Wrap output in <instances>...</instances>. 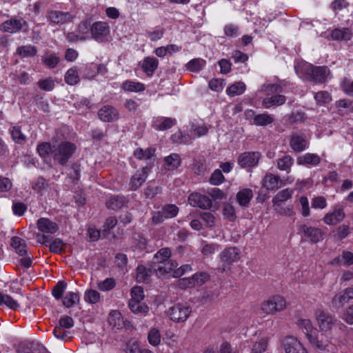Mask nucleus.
Masks as SVG:
<instances>
[{
    "mask_svg": "<svg viewBox=\"0 0 353 353\" xmlns=\"http://www.w3.org/2000/svg\"><path fill=\"white\" fill-rule=\"evenodd\" d=\"M345 212L342 208L335 207L332 211L327 212L324 218L323 221L327 225H336L342 221L345 218Z\"/></svg>",
    "mask_w": 353,
    "mask_h": 353,
    "instance_id": "obj_20",
    "label": "nucleus"
},
{
    "mask_svg": "<svg viewBox=\"0 0 353 353\" xmlns=\"http://www.w3.org/2000/svg\"><path fill=\"white\" fill-rule=\"evenodd\" d=\"M192 312V307L186 303H177L170 307L167 314L170 319L175 323H183L190 316Z\"/></svg>",
    "mask_w": 353,
    "mask_h": 353,
    "instance_id": "obj_4",
    "label": "nucleus"
},
{
    "mask_svg": "<svg viewBox=\"0 0 353 353\" xmlns=\"http://www.w3.org/2000/svg\"><path fill=\"white\" fill-rule=\"evenodd\" d=\"M92 38L99 42L106 40L110 34V27L107 22L97 21L94 23L90 28Z\"/></svg>",
    "mask_w": 353,
    "mask_h": 353,
    "instance_id": "obj_8",
    "label": "nucleus"
},
{
    "mask_svg": "<svg viewBox=\"0 0 353 353\" xmlns=\"http://www.w3.org/2000/svg\"><path fill=\"white\" fill-rule=\"evenodd\" d=\"M290 145L294 151L301 152L307 148L308 142L303 135L293 133L290 140Z\"/></svg>",
    "mask_w": 353,
    "mask_h": 353,
    "instance_id": "obj_21",
    "label": "nucleus"
},
{
    "mask_svg": "<svg viewBox=\"0 0 353 353\" xmlns=\"http://www.w3.org/2000/svg\"><path fill=\"white\" fill-rule=\"evenodd\" d=\"M286 307V302L283 297L274 296L261 304V310L265 314H274L283 310Z\"/></svg>",
    "mask_w": 353,
    "mask_h": 353,
    "instance_id": "obj_5",
    "label": "nucleus"
},
{
    "mask_svg": "<svg viewBox=\"0 0 353 353\" xmlns=\"http://www.w3.org/2000/svg\"><path fill=\"white\" fill-rule=\"evenodd\" d=\"M148 339L152 345H158L161 342V334L159 330L157 328H152L148 332Z\"/></svg>",
    "mask_w": 353,
    "mask_h": 353,
    "instance_id": "obj_56",
    "label": "nucleus"
},
{
    "mask_svg": "<svg viewBox=\"0 0 353 353\" xmlns=\"http://www.w3.org/2000/svg\"><path fill=\"white\" fill-rule=\"evenodd\" d=\"M331 37L336 41H347L351 38V32L348 28H336L332 30Z\"/></svg>",
    "mask_w": 353,
    "mask_h": 353,
    "instance_id": "obj_35",
    "label": "nucleus"
},
{
    "mask_svg": "<svg viewBox=\"0 0 353 353\" xmlns=\"http://www.w3.org/2000/svg\"><path fill=\"white\" fill-rule=\"evenodd\" d=\"M223 214L224 218L228 221L232 222L236 219L234 208L229 203H227L223 206Z\"/></svg>",
    "mask_w": 353,
    "mask_h": 353,
    "instance_id": "obj_53",
    "label": "nucleus"
},
{
    "mask_svg": "<svg viewBox=\"0 0 353 353\" xmlns=\"http://www.w3.org/2000/svg\"><path fill=\"white\" fill-rule=\"evenodd\" d=\"M164 32L163 28H159L153 31H146L145 35L150 39V41H157L163 37Z\"/></svg>",
    "mask_w": 353,
    "mask_h": 353,
    "instance_id": "obj_63",
    "label": "nucleus"
},
{
    "mask_svg": "<svg viewBox=\"0 0 353 353\" xmlns=\"http://www.w3.org/2000/svg\"><path fill=\"white\" fill-rule=\"evenodd\" d=\"M298 325L300 328L302 329L312 346L319 350L325 349V346L323 343L319 341L316 336L312 334L314 327L313 324L310 319H301L299 321Z\"/></svg>",
    "mask_w": 353,
    "mask_h": 353,
    "instance_id": "obj_7",
    "label": "nucleus"
},
{
    "mask_svg": "<svg viewBox=\"0 0 353 353\" xmlns=\"http://www.w3.org/2000/svg\"><path fill=\"white\" fill-rule=\"evenodd\" d=\"M79 76L76 67L69 69L65 74V81L67 84L73 85L79 81Z\"/></svg>",
    "mask_w": 353,
    "mask_h": 353,
    "instance_id": "obj_42",
    "label": "nucleus"
},
{
    "mask_svg": "<svg viewBox=\"0 0 353 353\" xmlns=\"http://www.w3.org/2000/svg\"><path fill=\"white\" fill-rule=\"evenodd\" d=\"M38 85L40 89L45 91H51L54 87V81L49 77L38 81Z\"/></svg>",
    "mask_w": 353,
    "mask_h": 353,
    "instance_id": "obj_62",
    "label": "nucleus"
},
{
    "mask_svg": "<svg viewBox=\"0 0 353 353\" xmlns=\"http://www.w3.org/2000/svg\"><path fill=\"white\" fill-rule=\"evenodd\" d=\"M283 346L285 353H307L302 344L292 336L284 339Z\"/></svg>",
    "mask_w": 353,
    "mask_h": 353,
    "instance_id": "obj_17",
    "label": "nucleus"
},
{
    "mask_svg": "<svg viewBox=\"0 0 353 353\" xmlns=\"http://www.w3.org/2000/svg\"><path fill=\"white\" fill-rule=\"evenodd\" d=\"M191 132L197 137L205 135L208 132V128L205 124H195L191 125Z\"/></svg>",
    "mask_w": 353,
    "mask_h": 353,
    "instance_id": "obj_58",
    "label": "nucleus"
},
{
    "mask_svg": "<svg viewBox=\"0 0 353 353\" xmlns=\"http://www.w3.org/2000/svg\"><path fill=\"white\" fill-rule=\"evenodd\" d=\"M353 299V288H347L337 293L332 300L333 306L336 308L342 307Z\"/></svg>",
    "mask_w": 353,
    "mask_h": 353,
    "instance_id": "obj_15",
    "label": "nucleus"
},
{
    "mask_svg": "<svg viewBox=\"0 0 353 353\" xmlns=\"http://www.w3.org/2000/svg\"><path fill=\"white\" fill-rule=\"evenodd\" d=\"M37 52V50L36 47L31 45L20 46L17 49V54L22 59L34 57L36 55Z\"/></svg>",
    "mask_w": 353,
    "mask_h": 353,
    "instance_id": "obj_37",
    "label": "nucleus"
},
{
    "mask_svg": "<svg viewBox=\"0 0 353 353\" xmlns=\"http://www.w3.org/2000/svg\"><path fill=\"white\" fill-rule=\"evenodd\" d=\"M253 197V192L252 190L245 188L240 190L236 194V200L238 203L242 206L247 208L249 205L250 201Z\"/></svg>",
    "mask_w": 353,
    "mask_h": 353,
    "instance_id": "obj_26",
    "label": "nucleus"
},
{
    "mask_svg": "<svg viewBox=\"0 0 353 353\" xmlns=\"http://www.w3.org/2000/svg\"><path fill=\"white\" fill-rule=\"evenodd\" d=\"M43 62L50 68H54L59 63V58L54 54L45 55L42 58Z\"/></svg>",
    "mask_w": 353,
    "mask_h": 353,
    "instance_id": "obj_64",
    "label": "nucleus"
},
{
    "mask_svg": "<svg viewBox=\"0 0 353 353\" xmlns=\"http://www.w3.org/2000/svg\"><path fill=\"white\" fill-rule=\"evenodd\" d=\"M321 162V157L316 154L306 153L298 159V163L307 166H316Z\"/></svg>",
    "mask_w": 353,
    "mask_h": 353,
    "instance_id": "obj_24",
    "label": "nucleus"
},
{
    "mask_svg": "<svg viewBox=\"0 0 353 353\" xmlns=\"http://www.w3.org/2000/svg\"><path fill=\"white\" fill-rule=\"evenodd\" d=\"M274 121V118L268 114H259L254 117L253 123L259 126H265Z\"/></svg>",
    "mask_w": 353,
    "mask_h": 353,
    "instance_id": "obj_43",
    "label": "nucleus"
},
{
    "mask_svg": "<svg viewBox=\"0 0 353 353\" xmlns=\"http://www.w3.org/2000/svg\"><path fill=\"white\" fill-rule=\"evenodd\" d=\"M5 305L12 310H17L19 307V304L10 296L3 294L0 292V305Z\"/></svg>",
    "mask_w": 353,
    "mask_h": 353,
    "instance_id": "obj_45",
    "label": "nucleus"
},
{
    "mask_svg": "<svg viewBox=\"0 0 353 353\" xmlns=\"http://www.w3.org/2000/svg\"><path fill=\"white\" fill-rule=\"evenodd\" d=\"M84 299L88 303H97L100 300V294L96 290H90L85 292Z\"/></svg>",
    "mask_w": 353,
    "mask_h": 353,
    "instance_id": "obj_60",
    "label": "nucleus"
},
{
    "mask_svg": "<svg viewBox=\"0 0 353 353\" xmlns=\"http://www.w3.org/2000/svg\"><path fill=\"white\" fill-rule=\"evenodd\" d=\"M199 216L205 223L206 227L211 228L215 226L216 218L211 212H201Z\"/></svg>",
    "mask_w": 353,
    "mask_h": 353,
    "instance_id": "obj_57",
    "label": "nucleus"
},
{
    "mask_svg": "<svg viewBox=\"0 0 353 353\" xmlns=\"http://www.w3.org/2000/svg\"><path fill=\"white\" fill-rule=\"evenodd\" d=\"M316 319L320 330L325 332L330 331L336 322L332 314L323 310H319L316 312Z\"/></svg>",
    "mask_w": 353,
    "mask_h": 353,
    "instance_id": "obj_9",
    "label": "nucleus"
},
{
    "mask_svg": "<svg viewBox=\"0 0 353 353\" xmlns=\"http://www.w3.org/2000/svg\"><path fill=\"white\" fill-rule=\"evenodd\" d=\"M245 90V83L239 81L229 86L226 90V92L228 95L234 97L243 94Z\"/></svg>",
    "mask_w": 353,
    "mask_h": 353,
    "instance_id": "obj_44",
    "label": "nucleus"
},
{
    "mask_svg": "<svg viewBox=\"0 0 353 353\" xmlns=\"http://www.w3.org/2000/svg\"><path fill=\"white\" fill-rule=\"evenodd\" d=\"M127 203V199L123 196H114L110 198L106 202V206L111 210H119Z\"/></svg>",
    "mask_w": 353,
    "mask_h": 353,
    "instance_id": "obj_32",
    "label": "nucleus"
},
{
    "mask_svg": "<svg viewBox=\"0 0 353 353\" xmlns=\"http://www.w3.org/2000/svg\"><path fill=\"white\" fill-rule=\"evenodd\" d=\"M148 167L143 168L141 171L137 172L132 176L130 180V186L131 190H136L145 182L148 177Z\"/></svg>",
    "mask_w": 353,
    "mask_h": 353,
    "instance_id": "obj_22",
    "label": "nucleus"
},
{
    "mask_svg": "<svg viewBox=\"0 0 353 353\" xmlns=\"http://www.w3.org/2000/svg\"><path fill=\"white\" fill-rule=\"evenodd\" d=\"M161 211L165 219H171L177 215L179 208L174 204H167L163 207Z\"/></svg>",
    "mask_w": 353,
    "mask_h": 353,
    "instance_id": "obj_51",
    "label": "nucleus"
},
{
    "mask_svg": "<svg viewBox=\"0 0 353 353\" xmlns=\"http://www.w3.org/2000/svg\"><path fill=\"white\" fill-rule=\"evenodd\" d=\"M210 279V275L205 272H196L191 277L194 286H201Z\"/></svg>",
    "mask_w": 353,
    "mask_h": 353,
    "instance_id": "obj_47",
    "label": "nucleus"
},
{
    "mask_svg": "<svg viewBox=\"0 0 353 353\" xmlns=\"http://www.w3.org/2000/svg\"><path fill=\"white\" fill-rule=\"evenodd\" d=\"M268 344L267 338L260 339L252 345L250 353H264L267 350Z\"/></svg>",
    "mask_w": 353,
    "mask_h": 353,
    "instance_id": "obj_46",
    "label": "nucleus"
},
{
    "mask_svg": "<svg viewBox=\"0 0 353 353\" xmlns=\"http://www.w3.org/2000/svg\"><path fill=\"white\" fill-rule=\"evenodd\" d=\"M220 248L216 243H205L201 248V252L205 256H209L217 252Z\"/></svg>",
    "mask_w": 353,
    "mask_h": 353,
    "instance_id": "obj_55",
    "label": "nucleus"
},
{
    "mask_svg": "<svg viewBox=\"0 0 353 353\" xmlns=\"http://www.w3.org/2000/svg\"><path fill=\"white\" fill-rule=\"evenodd\" d=\"M98 116L103 122H114L119 119V113L114 107L107 105L99 109Z\"/></svg>",
    "mask_w": 353,
    "mask_h": 353,
    "instance_id": "obj_16",
    "label": "nucleus"
},
{
    "mask_svg": "<svg viewBox=\"0 0 353 353\" xmlns=\"http://www.w3.org/2000/svg\"><path fill=\"white\" fill-rule=\"evenodd\" d=\"M152 265L147 268L143 265H139L137 268V281L139 283L147 282L152 273H153Z\"/></svg>",
    "mask_w": 353,
    "mask_h": 353,
    "instance_id": "obj_31",
    "label": "nucleus"
},
{
    "mask_svg": "<svg viewBox=\"0 0 353 353\" xmlns=\"http://www.w3.org/2000/svg\"><path fill=\"white\" fill-rule=\"evenodd\" d=\"M188 203L193 207H199L202 209H210L212 205V201L208 196L196 192L189 195Z\"/></svg>",
    "mask_w": 353,
    "mask_h": 353,
    "instance_id": "obj_13",
    "label": "nucleus"
},
{
    "mask_svg": "<svg viewBox=\"0 0 353 353\" xmlns=\"http://www.w3.org/2000/svg\"><path fill=\"white\" fill-rule=\"evenodd\" d=\"M37 238L39 243L48 246L51 252L61 253L65 250V245L59 238L54 239L51 243L49 238L45 234H37Z\"/></svg>",
    "mask_w": 353,
    "mask_h": 353,
    "instance_id": "obj_11",
    "label": "nucleus"
},
{
    "mask_svg": "<svg viewBox=\"0 0 353 353\" xmlns=\"http://www.w3.org/2000/svg\"><path fill=\"white\" fill-rule=\"evenodd\" d=\"M206 64V61L201 58H196L190 60L187 64L186 68L188 70L193 72H199Z\"/></svg>",
    "mask_w": 353,
    "mask_h": 353,
    "instance_id": "obj_40",
    "label": "nucleus"
},
{
    "mask_svg": "<svg viewBox=\"0 0 353 353\" xmlns=\"http://www.w3.org/2000/svg\"><path fill=\"white\" fill-rule=\"evenodd\" d=\"M165 162L169 170L177 168L181 163L180 157L177 154H172L165 158Z\"/></svg>",
    "mask_w": 353,
    "mask_h": 353,
    "instance_id": "obj_52",
    "label": "nucleus"
},
{
    "mask_svg": "<svg viewBox=\"0 0 353 353\" xmlns=\"http://www.w3.org/2000/svg\"><path fill=\"white\" fill-rule=\"evenodd\" d=\"M117 219L115 216H110L106 219L103 228L102 236H105L108 232L117 224Z\"/></svg>",
    "mask_w": 353,
    "mask_h": 353,
    "instance_id": "obj_59",
    "label": "nucleus"
},
{
    "mask_svg": "<svg viewBox=\"0 0 353 353\" xmlns=\"http://www.w3.org/2000/svg\"><path fill=\"white\" fill-rule=\"evenodd\" d=\"M285 97L284 95L276 94L271 97H266L262 101V105L265 108H270L274 105H281L285 102Z\"/></svg>",
    "mask_w": 353,
    "mask_h": 353,
    "instance_id": "obj_28",
    "label": "nucleus"
},
{
    "mask_svg": "<svg viewBox=\"0 0 353 353\" xmlns=\"http://www.w3.org/2000/svg\"><path fill=\"white\" fill-rule=\"evenodd\" d=\"M76 150V145L68 141H63L57 146H53L52 155L60 165L65 164L72 156Z\"/></svg>",
    "mask_w": 353,
    "mask_h": 353,
    "instance_id": "obj_3",
    "label": "nucleus"
},
{
    "mask_svg": "<svg viewBox=\"0 0 353 353\" xmlns=\"http://www.w3.org/2000/svg\"><path fill=\"white\" fill-rule=\"evenodd\" d=\"M293 190L289 188H286L280 191L272 199L273 206L280 207L281 203L291 198Z\"/></svg>",
    "mask_w": 353,
    "mask_h": 353,
    "instance_id": "obj_33",
    "label": "nucleus"
},
{
    "mask_svg": "<svg viewBox=\"0 0 353 353\" xmlns=\"http://www.w3.org/2000/svg\"><path fill=\"white\" fill-rule=\"evenodd\" d=\"M281 183L280 177L272 173L267 174L263 180V187L268 190H274L279 188V183Z\"/></svg>",
    "mask_w": 353,
    "mask_h": 353,
    "instance_id": "obj_23",
    "label": "nucleus"
},
{
    "mask_svg": "<svg viewBox=\"0 0 353 353\" xmlns=\"http://www.w3.org/2000/svg\"><path fill=\"white\" fill-rule=\"evenodd\" d=\"M10 133L14 141L17 143H22L26 141V137L21 132L19 126H14L10 130Z\"/></svg>",
    "mask_w": 353,
    "mask_h": 353,
    "instance_id": "obj_54",
    "label": "nucleus"
},
{
    "mask_svg": "<svg viewBox=\"0 0 353 353\" xmlns=\"http://www.w3.org/2000/svg\"><path fill=\"white\" fill-rule=\"evenodd\" d=\"M90 24L85 21H82L79 24L77 32L80 39L85 41L90 37Z\"/></svg>",
    "mask_w": 353,
    "mask_h": 353,
    "instance_id": "obj_48",
    "label": "nucleus"
},
{
    "mask_svg": "<svg viewBox=\"0 0 353 353\" xmlns=\"http://www.w3.org/2000/svg\"><path fill=\"white\" fill-rule=\"evenodd\" d=\"M79 295L75 292L68 293L63 299V304L66 307H71L79 301Z\"/></svg>",
    "mask_w": 353,
    "mask_h": 353,
    "instance_id": "obj_50",
    "label": "nucleus"
},
{
    "mask_svg": "<svg viewBox=\"0 0 353 353\" xmlns=\"http://www.w3.org/2000/svg\"><path fill=\"white\" fill-rule=\"evenodd\" d=\"M261 154L258 152H249L241 154L238 157V163L241 168L254 167L258 164Z\"/></svg>",
    "mask_w": 353,
    "mask_h": 353,
    "instance_id": "obj_12",
    "label": "nucleus"
},
{
    "mask_svg": "<svg viewBox=\"0 0 353 353\" xmlns=\"http://www.w3.org/2000/svg\"><path fill=\"white\" fill-rule=\"evenodd\" d=\"M75 15L72 12L49 10L47 19L53 24L62 26L73 21Z\"/></svg>",
    "mask_w": 353,
    "mask_h": 353,
    "instance_id": "obj_6",
    "label": "nucleus"
},
{
    "mask_svg": "<svg viewBox=\"0 0 353 353\" xmlns=\"http://www.w3.org/2000/svg\"><path fill=\"white\" fill-rule=\"evenodd\" d=\"M128 306L132 312L135 314H146L149 308L147 305L143 304L141 301L130 300Z\"/></svg>",
    "mask_w": 353,
    "mask_h": 353,
    "instance_id": "obj_38",
    "label": "nucleus"
},
{
    "mask_svg": "<svg viewBox=\"0 0 353 353\" xmlns=\"http://www.w3.org/2000/svg\"><path fill=\"white\" fill-rule=\"evenodd\" d=\"M11 246L19 256L27 255V245L26 241L19 236H14L11 239Z\"/></svg>",
    "mask_w": 353,
    "mask_h": 353,
    "instance_id": "obj_25",
    "label": "nucleus"
},
{
    "mask_svg": "<svg viewBox=\"0 0 353 353\" xmlns=\"http://www.w3.org/2000/svg\"><path fill=\"white\" fill-rule=\"evenodd\" d=\"M299 230L303 234L304 237L309 239L312 243H317L323 239V232L320 228L302 225Z\"/></svg>",
    "mask_w": 353,
    "mask_h": 353,
    "instance_id": "obj_14",
    "label": "nucleus"
},
{
    "mask_svg": "<svg viewBox=\"0 0 353 353\" xmlns=\"http://www.w3.org/2000/svg\"><path fill=\"white\" fill-rule=\"evenodd\" d=\"M122 88L128 92H141L145 90V85L140 82L125 81L122 84Z\"/></svg>",
    "mask_w": 353,
    "mask_h": 353,
    "instance_id": "obj_41",
    "label": "nucleus"
},
{
    "mask_svg": "<svg viewBox=\"0 0 353 353\" xmlns=\"http://www.w3.org/2000/svg\"><path fill=\"white\" fill-rule=\"evenodd\" d=\"M37 225L38 230L42 232V234H53L59 230V226L56 222H54L48 218H40L37 220Z\"/></svg>",
    "mask_w": 353,
    "mask_h": 353,
    "instance_id": "obj_18",
    "label": "nucleus"
},
{
    "mask_svg": "<svg viewBox=\"0 0 353 353\" xmlns=\"http://www.w3.org/2000/svg\"><path fill=\"white\" fill-rule=\"evenodd\" d=\"M108 323L112 327L119 329L123 325L121 314L117 310H112L108 316Z\"/></svg>",
    "mask_w": 353,
    "mask_h": 353,
    "instance_id": "obj_36",
    "label": "nucleus"
},
{
    "mask_svg": "<svg viewBox=\"0 0 353 353\" xmlns=\"http://www.w3.org/2000/svg\"><path fill=\"white\" fill-rule=\"evenodd\" d=\"M159 61L157 59L148 57L143 61L142 68L148 76H151L157 69Z\"/></svg>",
    "mask_w": 353,
    "mask_h": 353,
    "instance_id": "obj_29",
    "label": "nucleus"
},
{
    "mask_svg": "<svg viewBox=\"0 0 353 353\" xmlns=\"http://www.w3.org/2000/svg\"><path fill=\"white\" fill-rule=\"evenodd\" d=\"M171 256V251L169 248H161L159 250L152 259V266H157L158 264H161L170 260Z\"/></svg>",
    "mask_w": 353,
    "mask_h": 353,
    "instance_id": "obj_27",
    "label": "nucleus"
},
{
    "mask_svg": "<svg viewBox=\"0 0 353 353\" xmlns=\"http://www.w3.org/2000/svg\"><path fill=\"white\" fill-rule=\"evenodd\" d=\"M296 73L309 81L324 83L330 71L327 66H314L308 63H302L295 67Z\"/></svg>",
    "mask_w": 353,
    "mask_h": 353,
    "instance_id": "obj_1",
    "label": "nucleus"
},
{
    "mask_svg": "<svg viewBox=\"0 0 353 353\" xmlns=\"http://www.w3.org/2000/svg\"><path fill=\"white\" fill-rule=\"evenodd\" d=\"M155 150L148 148L146 150L142 148H137L134 152V156L140 160H149L151 161L154 157Z\"/></svg>",
    "mask_w": 353,
    "mask_h": 353,
    "instance_id": "obj_34",
    "label": "nucleus"
},
{
    "mask_svg": "<svg viewBox=\"0 0 353 353\" xmlns=\"http://www.w3.org/2000/svg\"><path fill=\"white\" fill-rule=\"evenodd\" d=\"M54 336L61 341H66L71 338V332L69 330H66L58 325L53 330Z\"/></svg>",
    "mask_w": 353,
    "mask_h": 353,
    "instance_id": "obj_49",
    "label": "nucleus"
},
{
    "mask_svg": "<svg viewBox=\"0 0 353 353\" xmlns=\"http://www.w3.org/2000/svg\"><path fill=\"white\" fill-rule=\"evenodd\" d=\"M67 284L64 281H59L52 290V295L56 299H60L66 288Z\"/></svg>",
    "mask_w": 353,
    "mask_h": 353,
    "instance_id": "obj_61",
    "label": "nucleus"
},
{
    "mask_svg": "<svg viewBox=\"0 0 353 353\" xmlns=\"http://www.w3.org/2000/svg\"><path fill=\"white\" fill-rule=\"evenodd\" d=\"M28 23L22 18H12L4 21L0 26V30L9 33H16L23 28H27Z\"/></svg>",
    "mask_w": 353,
    "mask_h": 353,
    "instance_id": "obj_10",
    "label": "nucleus"
},
{
    "mask_svg": "<svg viewBox=\"0 0 353 353\" xmlns=\"http://www.w3.org/2000/svg\"><path fill=\"white\" fill-rule=\"evenodd\" d=\"M176 123V120L170 117L157 119L154 123V127L158 130H166Z\"/></svg>",
    "mask_w": 353,
    "mask_h": 353,
    "instance_id": "obj_30",
    "label": "nucleus"
},
{
    "mask_svg": "<svg viewBox=\"0 0 353 353\" xmlns=\"http://www.w3.org/2000/svg\"><path fill=\"white\" fill-rule=\"evenodd\" d=\"M177 265L178 264L175 261L170 259L161 264H158L157 266H152V269L157 276L161 277L170 273L172 274Z\"/></svg>",
    "mask_w": 353,
    "mask_h": 353,
    "instance_id": "obj_19",
    "label": "nucleus"
},
{
    "mask_svg": "<svg viewBox=\"0 0 353 353\" xmlns=\"http://www.w3.org/2000/svg\"><path fill=\"white\" fill-rule=\"evenodd\" d=\"M219 259L221 265L217 268V271L222 273L230 270L233 263L240 260V250L236 247L226 248L219 254Z\"/></svg>",
    "mask_w": 353,
    "mask_h": 353,
    "instance_id": "obj_2",
    "label": "nucleus"
},
{
    "mask_svg": "<svg viewBox=\"0 0 353 353\" xmlns=\"http://www.w3.org/2000/svg\"><path fill=\"white\" fill-rule=\"evenodd\" d=\"M294 164L293 158L289 154H285L277 160V167L281 170L288 172Z\"/></svg>",
    "mask_w": 353,
    "mask_h": 353,
    "instance_id": "obj_39",
    "label": "nucleus"
}]
</instances>
